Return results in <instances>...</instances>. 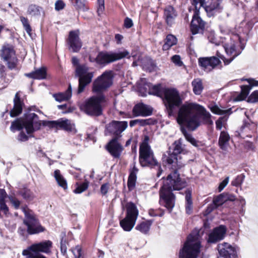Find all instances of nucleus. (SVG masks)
I'll return each mask as SVG.
<instances>
[{"mask_svg": "<svg viewBox=\"0 0 258 258\" xmlns=\"http://www.w3.org/2000/svg\"><path fill=\"white\" fill-rule=\"evenodd\" d=\"M166 161L173 171L164 180L163 184L160 190V203L170 211L175 205V196L173 190H180L186 186V181L180 177L177 170L183 167L185 162L180 155L176 153L168 154Z\"/></svg>", "mask_w": 258, "mask_h": 258, "instance_id": "obj_1", "label": "nucleus"}, {"mask_svg": "<svg viewBox=\"0 0 258 258\" xmlns=\"http://www.w3.org/2000/svg\"><path fill=\"white\" fill-rule=\"evenodd\" d=\"M211 115L203 106L197 103H188L179 108L177 121L184 125L190 131L196 130L203 123L208 125L213 124Z\"/></svg>", "mask_w": 258, "mask_h": 258, "instance_id": "obj_2", "label": "nucleus"}, {"mask_svg": "<svg viewBox=\"0 0 258 258\" xmlns=\"http://www.w3.org/2000/svg\"><path fill=\"white\" fill-rule=\"evenodd\" d=\"M32 107L29 108V111L25 113L23 117L17 118L12 122L10 127L12 131H21L24 128L27 134L31 135L41 128L43 120H39L36 113L29 112Z\"/></svg>", "mask_w": 258, "mask_h": 258, "instance_id": "obj_3", "label": "nucleus"}, {"mask_svg": "<svg viewBox=\"0 0 258 258\" xmlns=\"http://www.w3.org/2000/svg\"><path fill=\"white\" fill-rule=\"evenodd\" d=\"M149 138L146 136L144 141L140 146L139 161L143 167H153L155 166L158 167V171L157 173L159 177L162 173L160 166L159 165L157 159L155 158L154 152L149 144Z\"/></svg>", "mask_w": 258, "mask_h": 258, "instance_id": "obj_4", "label": "nucleus"}, {"mask_svg": "<svg viewBox=\"0 0 258 258\" xmlns=\"http://www.w3.org/2000/svg\"><path fill=\"white\" fill-rule=\"evenodd\" d=\"M72 62L74 66H76L75 76L78 78L79 83L77 93L80 94L91 83L94 73L89 72V69L87 65L80 64L79 59L76 57L72 58Z\"/></svg>", "mask_w": 258, "mask_h": 258, "instance_id": "obj_5", "label": "nucleus"}, {"mask_svg": "<svg viewBox=\"0 0 258 258\" xmlns=\"http://www.w3.org/2000/svg\"><path fill=\"white\" fill-rule=\"evenodd\" d=\"M25 218L23 220V224L27 227H20L18 229V233L21 236L25 238L27 234L33 235L43 232L45 230L44 227L41 226L38 219L34 215L32 214L30 211L24 210Z\"/></svg>", "mask_w": 258, "mask_h": 258, "instance_id": "obj_6", "label": "nucleus"}, {"mask_svg": "<svg viewBox=\"0 0 258 258\" xmlns=\"http://www.w3.org/2000/svg\"><path fill=\"white\" fill-rule=\"evenodd\" d=\"M201 247L200 236L198 232H193L187 237L183 247L180 250V258H197Z\"/></svg>", "mask_w": 258, "mask_h": 258, "instance_id": "obj_7", "label": "nucleus"}, {"mask_svg": "<svg viewBox=\"0 0 258 258\" xmlns=\"http://www.w3.org/2000/svg\"><path fill=\"white\" fill-rule=\"evenodd\" d=\"M52 242L49 240H45L34 243L24 249L22 254L26 258H47L41 253L48 254L51 252Z\"/></svg>", "mask_w": 258, "mask_h": 258, "instance_id": "obj_8", "label": "nucleus"}, {"mask_svg": "<svg viewBox=\"0 0 258 258\" xmlns=\"http://www.w3.org/2000/svg\"><path fill=\"white\" fill-rule=\"evenodd\" d=\"M105 100L104 95L93 96L81 105L80 109L88 115L100 116L102 114L101 104Z\"/></svg>", "mask_w": 258, "mask_h": 258, "instance_id": "obj_9", "label": "nucleus"}, {"mask_svg": "<svg viewBox=\"0 0 258 258\" xmlns=\"http://www.w3.org/2000/svg\"><path fill=\"white\" fill-rule=\"evenodd\" d=\"M163 101L168 110L169 115H172L176 107L182 103V99L178 91L175 89H166L163 92Z\"/></svg>", "mask_w": 258, "mask_h": 258, "instance_id": "obj_10", "label": "nucleus"}, {"mask_svg": "<svg viewBox=\"0 0 258 258\" xmlns=\"http://www.w3.org/2000/svg\"><path fill=\"white\" fill-rule=\"evenodd\" d=\"M113 83V75L111 71H105L98 76L93 82L92 91L97 95H104L103 92L109 88Z\"/></svg>", "mask_w": 258, "mask_h": 258, "instance_id": "obj_11", "label": "nucleus"}, {"mask_svg": "<svg viewBox=\"0 0 258 258\" xmlns=\"http://www.w3.org/2000/svg\"><path fill=\"white\" fill-rule=\"evenodd\" d=\"M126 121L112 120L105 125V135L116 138V140L121 137V133L127 127Z\"/></svg>", "mask_w": 258, "mask_h": 258, "instance_id": "obj_12", "label": "nucleus"}, {"mask_svg": "<svg viewBox=\"0 0 258 258\" xmlns=\"http://www.w3.org/2000/svg\"><path fill=\"white\" fill-rule=\"evenodd\" d=\"M127 54V51L118 52L100 51L97 54L98 64L105 65L110 63L123 58Z\"/></svg>", "mask_w": 258, "mask_h": 258, "instance_id": "obj_13", "label": "nucleus"}, {"mask_svg": "<svg viewBox=\"0 0 258 258\" xmlns=\"http://www.w3.org/2000/svg\"><path fill=\"white\" fill-rule=\"evenodd\" d=\"M221 48H224L227 54L230 56L229 58H226L221 54L219 50H217V55L218 57L223 60L225 65L229 64L235 57L238 56L241 53L240 51L238 50L236 48L235 42L232 40H230V43H226L224 46H222Z\"/></svg>", "mask_w": 258, "mask_h": 258, "instance_id": "obj_14", "label": "nucleus"}, {"mask_svg": "<svg viewBox=\"0 0 258 258\" xmlns=\"http://www.w3.org/2000/svg\"><path fill=\"white\" fill-rule=\"evenodd\" d=\"M191 3L195 6V11L190 25L191 31L192 34L203 33L205 27V23L199 16L198 2L197 0H192Z\"/></svg>", "mask_w": 258, "mask_h": 258, "instance_id": "obj_15", "label": "nucleus"}, {"mask_svg": "<svg viewBox=\"0 0 258 258\" xmlns=\"http://www.w3.org/2000/svg\"><path fill=\"white\" fill-rule=\"evenodd\" d=\"M1 55L4 61L6 62L9 69L13 70L16 67L17 58L12 47L4 46L1 50Z\"/></svg>", "mask_w": 258, "mask_h": 258, "instance_id": "obj_16", "label": "nucleus"}, {"mask_svg": "<svg viewBox=\"0 0 258 258\" xmlns=\"http://www.w3.org/2000/svg\"><path fill=\"white\" fill-rule=\"evenodd\" d=\"M199 5V8L201 7H204L205 10L209 16L218 12L220 9L221 0H197Z\"/></svg>", "mask_w": 258, "mask_h": 258, "instance_id": "obj_17", "label": "nucleus"}, {"mask_svg": "<svg viewBox=\"0 0 258 258\" xmlns=\"http://www.w3.org/2000/svg\"><path fill=\"white\" fill-rule=\"evenodd\" d=\"M42 124L44 126H47L50 128H60L68 132H72L73 129L70 121L63 118L57 120H43Z\"/></svg>", "mask_w": 258, "mask_h": 258, "instance_id": "obj_18", "label": "nucleus"}, {"mask_svg": "<svg viewBox=\"0 0 258 258\" xmlns=\"http://www.w3.org/2000/svg\"><path fill=\"white\" fill-rule=\"evenodd\" d=\"M67 42L70 49H72L74 52H78L82 46V41L79 37V31L77 30L70 31Z\"/></svg>", "mask_w": 258, "mask_h": 258, "instance_id": "obj_19", "label": "nucleus"}, {"mask_svg": "<svg viewBox=\"0 0 258 258\" xmlns=\"http://www.w3.org/2000/svg\"><path fill=\"white\" fill-rule=\"evenodd\" d=\"M218 250L220 254L219 258H236V248L227 242L218 245Z\"/></svg>", "mask_w": 258, "mask_h": 258, "instance_id": "obj_20", "label": "nucleus"}, {"mask_svg": "<svg viewBox=\"0 0 258 258\" xmlns=\"http://www.w3.org/2000/svg\"><path fill=\"white\" fill-rule=\"evenodd\" d=\"M198 61L199 66L207 72L212 71L221 62L219 58L216 56L201 57Z\"/></svg>", "mask_w": 258, "mask_h": 258, "instance_id": "obj_21", "label": "nucleus"}, {"mask_svg": "<svg viewBox=\"0 0 258 258\" xmlns=\"http://www.w3.org/2000/svg\"><path fill=\"white\" fill-rule=\"evenodd\" d=\"M227 229L224 225H220L213 229L209 234L208 242L216 243L224 239L225 236Z\"/></svg>", "mask_w": 258, "mask_h": 258, "instance_id": "obj_22", "label": "nucleus"}, {"mask_svg": "<svg viewBox=\"0 0 258 258\" xmlns=\"http://www.w3.org/2000/svg\"><path fill=\"white\" fill-rule=\"evenodd\" d=\"M132 55L133 58H134L133 62V67L137 66L141 63H142L143 69H144L145 70L149 72H152L155 70L156 66L151 59H140V55L139 53H136V54H134V52H132Z\"/></svg>", "mask_w": 258, "mask_h": 258, "instance_id": "obj_23", "label": "nucleus"}, {"mask_svg": "<svg viewBox=\"0 0 258 258\" xmlns=\"http://www.w3.org/2000/svg\"><path fill=\"white\" fill-rule=\"evenodd\" d=\"M106 150L114 158H119L122 150V147L120 144L116 140V138L112 139L105 146Z\"/></svg>", "mask_w": 258, "mask_h": 258, "instance_id": "obj_24", "label": "nucleus"}, {"mask_svg": "<svg viewBox=\"0 0 258 258\" xmlns=\"http://www.w3.org/2000/svg\"><path fill=\"white\" fill-rule=\"evenodd\" d=\"M13 102L14 106L10 112V116L12 117H15L21 114L24 106V103L20 98L19 92L16 93Z\"/></svg>", "mask_w": 258, "mask_h": 258, "instance_id": "obj_25", "label": "nucleus"}, {"mask_svg": "<svg viewBox=\"0 0 258 258\" xmlns=\"http://www.w3.org/2000/svg\"><path fill=\"white\" fill-rule=\"evenodd\" d=\"M122 214L123 212L126 211L125 217L120 219L119 224L120 227L126 231H129V202L127 198L125 196L123 200L121 201Z\"/></svg>", "mask_w": 258, "mask_h": 258, "instance_id": "obj_26", "label": "nucleus"}, {"mask_svg": "<svg viewBox=\"0 0 258 258\" xmlns=\"http://www.w3.org/2000/svg\"><path fill=\"white\" fill-rule=\"evenodd\" d=\"M133 88L135 90L138 92L140 95L145 97L149 94L151 84L148 83L146 79L142 78L137 82L136 86H134Z\"/></svg>", "mask_w": 258, "mask_h": 258, "instance_id": "obj_27", "label": "nucleus"}, {"mask_svg": "<svg viewBox=\"0 0 258 258\" xmlns=\"http://www.w3.org/2000/svg\"><path fill=\"white\" fill-rule=\"evenodd\" d=\"M153 109L150 106L139 103L135 106L133 112L136 116H147L152 114Z\"/></svg>", "mask_w": 258, "mask_h": 258, "instance_id": "obj_28", "label": "nucleus"}, {"mask_svg": "<svg viewBox=\"0 0 258 258\" xmlns=\"http://www.w3.org/2000/svg\"><path fill=\"white\" fill-rule=\"evenodd\" d=\"M177 15V13L172 6H168L165 7L164 11V17L168 25L171 26L174 23Z\"/></svg>", "mask_w": 258, "mask_h": 258, "instance_id": "obj_29", "label": "nucleus"}, {"mask_svg": "<svg viewBox=\"0 0 258 258\" xmlns=\"http://www.w3.org/2000/svg\"><path fill=\"white\" fill-rule=\"evenodd\" d=\"M7 197L5 189L0 188V218L2 217V212L6 216L10 214L9 208L6 204Z\"/></svg>", "mask_w": 258, "mask_h": 258, "instance_id": "obj_30", "label": "nucleus"}, {"mask_svg": "<svg viewBox=\"0 0 258 258\" xmlns=\"http://www.w3.org/2000/svg\"><path fill=\"white\" fill-rule=\"evenodd\" d=\"M72 95V88L71 84L70 83L68 89L64 92H60L56 94H54L53 97L55 100L59 102L63 101L69 100Z\"/></svg>", "mask_w": 258, "mask_h": 258, "instance_id": "obj_31", "label": "nucleus"}, {"mask_svg": "<svg viewBox=\"0 0 258 258\" xmlns=\"http://www.w3.org/2000/svg\"><path fill=\"white\" fill-rule=\"evenodd\" d=\"M25 76L34 79H44L46 78L47 72L45 68L42 67L30 73L25 74Z\"/></svg>", "mask_w": 258, "mask_h": 258, "instance_id": "obj_32", "label": "nucleus"}, {"mask_svg": "<svg viewBox=\"0 0 258 258\" xmlns=\"http://www.w3.org/2000/svg\"><path fill=\"white\" fill-rule=\"evenodd\" d=\"M256 130V125L254 123H245L241 128V136L252 137V134Z\"/></svg>", "mask_w": 258, "mask_h": 258, "instance_id": "obj_33", "label": "nucleus"}, {"mask_svg": "<svg viewBox=\"0 0 258 258\" xmlns=\"http://www.w3.org/2000/svg\"><path fill=\"white\" fill-rule=\"evenodd\" d=\"M224 196L223 193L215 197L213 200V204L210 205L208 207L207 209V213H210L214 209L217 208L218 207L222 205L224 203H225V199L224 198Z\"/></svg>", "mask_w": 258, "mask_h": 258, "instance_id": "obj_34", "label": "nucleus"}, {"mask_svg": "<svg viewBox=\"0 0 258 258\" xmlns=\"http://www.w3.org/2000/svg\"><path fill=\"white\" fill-rule=\"evenodd\" d=\"M139 215V211L136 205L130 202V230L135 225Z\"/></svg>", "mask_w": 258, "mask_h": 258, "instance_id": "obj_35", "label": "nucleus"}, {"mask_svg": "<svg viewBox=\"0 0 258 258\" xmlns=\"http://www.w3.org/2000/svg\"><path fill=\"white\" fill-rule=\"evenodd\" d=\"M229 140L230 136L227 132L225 131L221 132L218 143L222 150H225L226 149Z\"/></svg>", "mask_w": 258, "mask_h": 258, "instance_id": "obj_36", "label": "nucleus"}, {"mask_svg": "<svg viewBox=\"0 0 258 258\" xmlns=\"http://www.w3.org/2000/svg\"><path fill=\"white\" fill-rule=\"evenodd\" d=\"M54 176L58 184L62 187L64 189L68 188L67 180L61 174L60 171L58 169H56L54 172Z\"/></svg>", "mask_w": 258, "mask_h": 258, "instance_id": "obj_37", "label": "nucleus"}, {"mask_svg": "<svg viewBox=\"0 0 258 258\" xmlns=\"http://www.w3.org/2000/svg\"><path fill=\"white\" fill-rule=\"evenodd\" d=\"M191 85L194 93L196 95L201 94L204 89L202 80L200 78L195 79L192 81Z\"/></svg>", "mask_w": 258, "mask_h": 258, "instance_id": "obj_38", "label": "nucleus"}, {"mask_svg": "<svg viewBox=\"0 0 258 258\" xmlns=\"http://www.w3.org/2000/svg\"><path fill=\"white\" fill-rule=\"evenodd\" d=\"M176 43L177 39L174 35L171 34L168 35L165 39V42L163 45V49L164 50H168L172 46L176 44Z\"/></svg>", "mask_w": 258, "mask_h": 258, "instance_id": "obj_39", "label": "nucleus"}, {"mask_svg": "<svg viewBox=\"0 0 258 258\" xmlns=\"http://www.w3.org/2000/svg\"><path fill=\"white\" fill-rule=\"evenodd\" d=\"M89 184V182L87 179L83 182H76L75 184V189L73 190L74 192L77 194L82 193L88 188Z\"/></svg>", "mask_w": 258, "mask_h": 258, "instance_id": "obj_40", "label": "nucleus"}, {"mask_svg": "<svg viewBox=\"0 0 258 258\" xmlns=\"http://www.w3.org/2000/svg\"><path fill=\"white\" fill-rule=\"evenodd\" d=\"M180 131L187 141L195 147H198L199 146V141L196 140L191 134L188 133L184 127L181 126L180 127Z\"/></svg>", "mask_w": 258, "mask_h": 258, "instance_id": "obj_41", "label": "nucleus"}, {"mask_svg": "<svg viewBox=\"0 0 258 258\" xmlns=\"http://www.w3.org/2000/svg\"><path fill=\"white\" fill-rule=\"evenodd\" d=\"M209 108L213 113L218 115H229L231 113V109H223V108H220L217 105H210Z\"/></svg>", "mask_w": 258, "mask_h": 258, "instance_id": "obj_42", "label": "nucleus"}, {"mask_svg": "<svg viewBox=\"0 0 258 258\" xmlns=\"http://www.w3.org/2000/svg\"><path fill=\"white\" fill-rule=\"evenodd\" d=\"M185 200H186V212L188 214L191 213L192 209V202L191 200V191L187 189L185 191Z\"/></svg>", "mask_w": 258, "mask_h": 258, "instance_id": "obj_43", "label": "nucleus"}, {"mask_svg": "<svg viewBox=\"0 0 258 258\" xmlns=\"http://www.w3.org/2000/svg\"><path fill=\"white\" fill-rule=\"evenodd\" d=\"M183 140L180 138L178 140L174 142V151L178 154H185L188 152L187 150L184 149V145H182Z\"/></svg>", "mask_w": 258, "mask_h": 258, "instance_id": "obj_44", "label": "nucleus"}, {"mask_svg": "<svg viewBox=\"0 0 258 258\" xmlns=\"http://www.w3.org/2000/svg\"><path fill=\"white\" fill-rule=\"evenodd\" d=\"M241 93L236 96L235 101H239L244 100L249 94L251 87L248 86H242L241 87Z\"/></svg>", "mask_w": 258, "mask_h": 258, "instance_id": "obj_45", "label": "nucleus"}, {"mask_svg": "<svg viewBox=\"0 0 258 258\" xmlns=\"http://www.w3.org/2000/svg\"><path fill=\"white\" fill-rule=\"evenodd\" d=\"M151 224L152 222L150 221L143 222L138 225L136 226V229L142 233H147L149 231Z\"/></svg>", "mask_w": 258, "mask_h": 258, "instance_id": "obj_46", "label": "nucleus"}, {"mask_svg": "<svg viewBox=\"0 0 258 258\" xmlns=\"http://www.w3.org/2000/svg\"><path fill=\"white\" fill-rule=\"evenodd\" d=\"M138 172V169L134 166L132 171L130 172V190L135 187Z\"/></svg>", "mask_w": 258, "mask_h": 258, "instance_id": "obj_47", "label": "nucleus"}, {"mask_svg": "<svg viewBox=\"0 0 258 258\" xmlns=\"http://www.w3.org/2000/svg\"><path fill=\"white\" fill-rule=\"evenodd\" d=\"M41 9L35 5H31L29 6L27 13L31 16H38L40 15V9Z\"/></svg>", "mask_w": 258, "mask_h": 258, "instance_id": "obj_48", "label": "nucleus"}, {"mask_svg": "<svg viewBox=\"0 0 258 258\" xmlns=\"http://www.w3.org/2000/svg\"><path fill=\"white\" fill-rule=\"evenodd\" d=\"M20 194L24 199L27 201H31L33 200V197L32 192L29 189L24 188L22 189L20 191Z\"/></svg>", "mask_w": 258, "mask_h": 258, "instance_id": "obj_49", "label": "nucleus"}, {"mask_svg": "<svg viewBox=\"0 0 258 258\" xmlns=\"http://www.w3.org/2000/svg\"><path fill=\"white\" fill-rule=\"evenodd\" d=\"M20 20L26 32L28 34H30L32 31V29L29 23L28 19L24 17L21 16L20 17Z\"/></svg>", "mask_w": 258, "mask_h": 258, "instance_id": "obj_50", "label": "nucleus"}, {"mask_svg": "<svg viewBox=\"0 0 258 258\" xmlns=\"http://www.w3.org/2000/svg\"><path fill=\"white\" fill-rule=\"evenodd\" d=\"M245 176L243 174L238 175L231 182V184L234 186H238L240 185L244 179Z\"/></svg>", "mask_w": 258, "mask_h": 258, "instance_id": "obj_51", "label": "nucleus"}, {"mask_svg": "<svg viewBox=\"0 0 258 258\" xmlns=\"http://www.w3.org/2000/svg\"><path fill=\"white\" fill-rule=\"evenodd\" d=\"M161 86L159 85H155L152 86L151 85V88L149 91V94H153L157 96H160L161 94Z\"/></svg>", "mask_w": 258, "mask_h": 258, "instance_id": "obj_52", "label": "nucleus"}, {"mask_svg": "<svg viewBox=\"0 0 258 258\" xmlns=\"http://www.w3.org/2000/svg\"><path fill=\"white\" fill-rule=\"evenodd\" d=\"M32 137H34L33 134L27 136L23 131H21L18 136V140L21 142H25L28 141L29 138Z\"/></svg>", "mask_w": 258, "mask_h": 258, "instance_id": "obj_53", "label": "nucleus"}, {"mask_svg": "<svg viewBox=\"0 0 258 258\" xmlns=\"http://www.w3.org/2000/svg\"><path fill=\"white\" fill-rule=\"evenodd\" d=\"M75 258H81L82 256V249L79 246H76L75 248L71 249Z\"/></svg>", "mask_w": 258, "mask_h": 258, "instance_id": "obj_54", "label": "nucleus"}, {"mask_svg": "<svg viewBox=\"0 0 258 258\" xmlns=\"http://www.w3.org/2000/svg\"><path fill=\"white\" fill-rule=\"evenodd\" d=\"M248 101L250 103L258 102V91L253 92L248 98Z\"/></svg>", "mask_w": 258, "mask_h": 258, "instance_id": "obj_55", "label": "nucleus"}, {"mask_svg": "<svg viewBox=\"0 0 258 258\" xmlns=\"http://www.w3.org/2000/svg\"><path fill=\"white\" fill-rule=\"evenodd\" d=\"M227 119V117L226 116H223V117H220L216 121V128L219 130H221L222 128V126H223V122L226 121Z\"/></svg>", "mask_w": 258, "mask_h": 258, "instance_id": "obj_56", "label": "nucleus"}, {"mask_svg": "<svg viewBox=\"0 0 258 258\" xmlns=\"http://www.w3.org/2000/svg\"><path fill=\"white\" fill-rule=\"evenodd\" d=\"M86 0H76V4L77 8L83 11H87L88 9L86 7L84 2Z\"/></svg>", "mask_w": 258, "mask_h": 258, "instance_id": "obj_57", "label": "nucleus"}, {"mask_svg": "<svg viewBox=\"0 0 258 258\" xmlns=\"http://www.w3.org/2000/svg\"><path fill=\"white\" fill-rule=\"evenodd\" d=\"M172 61L176 66L181 67L183 64L182 61L181 60V58L178 55H174L171 57Z\"/></svg>", "mask_w": 258, "mask_h": 258, "instance_id": "obj_58", "label": "nucleus"}, {"mask_svg": "<svg viewBox=\"0 0 258 258\" xmlns=\"http://www.w3.org/2000/svg\"><path fill=\"white\" fill-rule=\"evenodd\" d=\"M139 123L140 125H144L145 124H147V120H144V119H135L130 121V126H133L135 125L136 124Z\"/></svg>", "mask_w": 258, "mask_h": 258, "instance_id": "obj_59", "label": "nucleus"}, {"mask_svg": "<svg viewBox=\"0 0 258 258\" xmlns=\"http://www.w3.org/2000/svg\"><path fill=\"white\" fill-rule=\"evenodd\" d=\"M65 4L62 0H57L55 3V9L56 11L62 10L65 7Z\"/></svg>", "mask_w": 258, "mask_h": 258, "instance_id": "obj_60", "label": "nucleus"}, {"mask_svg": "<svg viewBox=\"0 0 258 258\" xmlns=\"http://www.w3.org/2000/svg\"><path fill=\"white\" fill-rule=\"evenodd\" d=\"M67 249L66 241L65 240H63V238H62L60 241V251L63 255L66 254Z\"/></svg>", "mask_w": 258, "mask_h": 258, "instance_id": "obj_61", "label": "nucleus"}, {"mask_svg": "<svg viewBox=\"0 0 258 258\" xmlns=\"http://www.w3.org/2000/svg\"><path fill=\"white\" fill-rule=\"evenodd\" d=\"M229 180V177L227 176V177L225 178V179L222 182H221L220 183L219 186L218 187V189H219V191H221L224 188V187L228 183Z\"/></svg>", "mask_w": 258, "mask_h": 258, "instance_id": "obj_62", "label": "nucleus"}, {"mask_svg": "<svg viewBox=\"0 0 258 258\" xmlns=\"http://www.w3.org/2000/svg\"><path fill=\"white\" fill-rule=\"evenodd\" d=\"M9 198L10 202L13 205L15 208L17 209H18L20 205V201L18 200L13 198L12 197H9Z\"/></svg>", "mask_w": 258, "mask_h": 258, "instance_id": "obj_63", "label": "nucleus"}, {"mask_svg": "<svg viewBox=\"0 0 258 258\" xmlns=\"http://www.w3.org/2000/svg\"><path fill=\"white\" fill-rule=\"evenodd\" d=\"M224 198L225 199V202L227 201H234L235 200V196L232 194H229L227 193H223Z\"/></svg>", "mask_w": 258, "mask_h": 258, "instance_id": "obj_64", "label": "nucleus"}]
</instances>
